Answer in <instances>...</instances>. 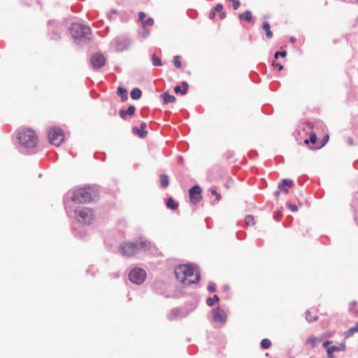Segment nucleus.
<instances>
[{"label":"nucleus","mask_w":358,"mask_h":358,"mask_svg":"<svg viewBox=\"0 0 358 358\" xmlns=\"http://www.w3.org/2000/svg\"><path fill=\"white\" fill-rule=\"evenodd\" d=\"M329 137L328 135L324 136L321 142V144L320 145L317 146V148H320L323 147L327 143V141H329Z\"/></svg>","instance_id":"obj_35"},{"label":"nucleus","mask_w":358,"mask_h":358,"mask_svg":"<svg viewBox=\"0 0 358 358\" xmlns=\"http://www.w3.org/2000/svg\"><path fill=\"white\" fill-rule=\"evenodd\" d=\"M281 191H283L285 194L288 193V189L286 188V187H282V189H280Z\"/></svg>","instance_id":"obj_46"},{"label":"nucleus","mask_w":358,"mask_h":358,"mask_svg":"<svg viewBox=\"0 0 358 358\" xmlns=\"http://www.w3.org/2000/svg\"><path fill=\"white\" fill-rule=\"evenodd\" d=\"M180 59H181V57L179 55L175 56L173 58L174 65L177 68H180L182 66V63H181Z\"/></svg>","instance_id":"obj_31"},{"label":"nucleus","mask_w":358,"mask_h":358,"mask_svg":"<svg viewBox=\"0 0 358 358\" xmlns=\"http://www.w3.org/2000/svg\"><path fill=\"white\" fill-rule=\"evenodd\" d=\"M293 186V182L288 179H283L282 183L279 184L278 188L282 189L284 187H292Z\"/></svg>","instance_id":"obj_24"},{"label":"nucleus","mask_w":358,"mask_h":358,"mask_svg":"<svg viewBox=\"0 0 358 358\" xmlns=\"http://www.w3.org/2000/svg\"><path fill=\"white\" fill-rule=\"evenodd\" d=\"M332 343V341H325L324 343H323V346L327 350V348H329L330 347H329V345Z\"/></svg>","instance_id":"obj_44"},{"label":"nucleus","mask_w":358,"mask_h":358,"mask_svg":"<svg viewBox=\"0 0 358 358\" xmlns=\"http://www.w3.org/2000/svg\"><path fill=\"white\" fill-rule=\"evenodd\" d=\"M147 127V124L145 122H142L140 125V128L134 127L133 132L134 134L138 135L141 138H145L147 136L148 132L145 130Z\"/></svg>","instance_id":"obj_13"},{"label":"nucleus","mask_w":358,"mask_h":358,"mask_svg":"<svg viewBox=\"0 0 358 358\" xmlns=\"http://www.w3.org/2000/svg\"><path fill=\"white\" fill-rule=\"evenodd\" d=\"M162 97L164 100V103L165 104L169 103H174L176 100V97L173 95H171L168 92H164L162 94Z\"/></svg>","instance_id":"obj_15"},{"label":"nucleus","mask_w":358,"mask_h":358,"mask_svg":"<svg viewBox=\"0 0 358 358\" xmlns=\"http://www.w3.org/2000/svg\"><path fill=\"white\" fill-rule=\"evenodd\" d=\"M287 55L286 51H278L275 53V58L277 59L279 56H281L282 57H285Z\"/></svg>","instance_id":"obj_38"},{"label":"nucleus","mask_w":358,"mask_h":358,"mask_svg":"<svg viewBox=\"0 0 358 358\" xmlns=\"http://www.w3.org/2000/svg\"><path fill=\"white\" fill-rule=\"evenodd\" d=\"M306 318L308 322H313L317 319V316H312L310 311L306 313Z\"/></svg>","instance_id":"obj_32"},{"label":"nucleus","mask_w":358,"mask_h":358,"mask_svg":"<svg viewBox=\"0 0 358 358\" xmlns=\"http://www.w3.org/2000/svg\"><path fill=\"white\" fill-rule=\"evenodd\" d=\"M345 349V345H343V348H341V350H344Z\"/></svg>","instance_id":"obj_49"},{"label":"nucleus","mask_w":358,"mask_h":358,"mask_svg":"<svg viewBox=\"0 0 358 358\" xmlns=\"http://www.w3.org/2000/svg\"><path fill=\"white\" fill-rule=\"evenodd\" d=\"M262 28L266 31V37L270 39L273 37V33L271 31V27L268 22H264L262 24Z\"/></svg>","instance_id":"obj_18"},{"label":"nucleus","mask_w":358,"mask_h":358,"mask_svg":"<svg viewBox=\"0 0 358 358\" xmlns=\"http://www.w3.org/2000/svg\"><path fill=\"white\" fill-rule=\"evenodd\" d=\"M75 213L78 216V221L85 224H90L94 219L93 210L90 208H78Z\"/></svg>","instance_id":"obj_6"},{"label":"nucleus","mask_w":358,"mask_h":358,"mask_svg":"<svg viewBox=\"0 0 358 358\" xmlns=\"http://www.w3.org/2000/svg\"><path fill=\"white\" fill-rule=\"evenodd\" d=\"M231 2L233 4V8L234 10H237L240 6V2L238 0H228Z\"/></svg>","instance_id":"obj_37"},{"label":"nucleus","mask_w":358,"mask_h":358,"mask_svg":"<svg viewBox=\"0 0 358 358\" xmlns=\"http://www.w3.org/2000/svg\"><path fill=\"white\" fill-rule=\"evenodd\" d=\"M341 349L337 347V346H331L329 348H327V354H328V357L329 358H334V351H338L340 350Z\"/></svg>","instance_id":"obj_30"},{"label":"nucleus","mask_w":358,"mask_h":358,"mask_svg":"<svg viewBox=\"0 0 358 358\" xmlns=\"http://www.w3.org/2000/svg\"><path fill=\"white\" fill-rule=\"evenodd\" d=\"M145 242L137 241L136 242H125L119 246L120 252L126 257H131L137 254L141 249H146Z\"/></svg>","instance_id":"obj_2"},{"label":"nucleus","mask_w":358,"mask_h":358,"mask_svg":"<svg viewBox=\"0 0 358 358\" xmlns=\"http://www.w3.org/2000/svg\"><path fill=\"white\" fill-rule=\"evenodd\" d=\"M323 340V338H317L310 336L307 340V343L311 345L313 347H316L317 345Z\"/></svg>","instance_id":"obj_17"},{"label":"nucleus","mask_w":358,"mask_h":358,"mask_svg":"<svg viewBox=\"0 0 358 358\" xmlns=\"http://www.w3.org/2000/svg\"><path fill=\"white\" fill-rule=\"evenodd\" d=\"M245 224L246 226H254L255 224V217L252 215H248L245 218Z\"/></svg>","instance_id":"obj_23"},{"label":"nucleus","mask_w":358,"mask_h":358,"mask_svg":"<svg viewBox=\"0 0 358 358\" xmlns=\"http://www.w3.org/2000/svg\"><path fill=\"white\" fill-rule=\"evenodd\" d=\"M213 320L215 322H223L227 319V315H226L224 311L220 308H216V309L213 310Z\"/></svg>","instance_id":"obj_12"},{"label":"nucleus","mask_w":358,"mask_h":358,"mask_svg":"<svg viewBox=\"0 0 358 358\" xmlns=\"http://www.w3.org/2000/svg\"><path fill=\"white\" fill-rule=\"evenodd\" d=\"M288 207L293 212H296L298 210L297 206L294 205V204L289 203V204H288Z\"/></svg>","instance_id":"obj_41"},{"label":"nucleus","mask_w":358,"mask_h":358,"mask_svg":"<svg viewBox=\"0 0 358 358\" xmlns=\"http://www.w3.org/2000/svg\"><path fill=\"white\" fill-rule=\"evenodd\" d=\"M219 301H220V299H219L218 296L214 295L213 297L207 299L206 303L209 306H213V305H215V303L219 302Z\"/></svg>","instance_id":"obj_26"},{"label":"nucleus","mask_w":358,"mask_h":358,"mask_svg":"<svg viewBox=\"0 0 358 358\" xmlns=\"http://www.w3.org/2000/svg\"><path fill=\"white\" fill-rule=\"evenodd\" d=\"M208 290L210 292H215L216 290V288L215 287V285H209L207 287Z\"/></svg>","instance_id":"obj_42"},{"label":"nucleus","mask_w":358,"mask_h":358,"mask_svg":"<svg viewBox=\"0 0 358 358\" xmlns=\"http://www.w3.org/2000/svg\"><path fill=\"white\" fill-rule=\"evenodd\" d=\"M129 279L130 280L136 284H141L144 282L146 273L145 271L140 268H136L131 271L129 273Z\"/></svg>","instance_id":"obj_8"},{"label":"nucleus","mask_w":358,"mask_h":358,"mask_svg":"<svg viewBox=\"0 0 358 358\" xmlns=\"http://www.w3.org/2000/svg\"><path fill=\"white\" fill-rule=\"evenodd\" d=\"M143 24L144 26H152L154 24V20L151 17H149L143 22Z\"/></svg>","instance_id":"obj_34"},{"label":"nucleus","mask_w":358,"mask_h":358,"mask_svg":"<svg viewBox=\"0 0 358 358\" xmlns=\"http://www.w3.org/2000/svg\"><path fill=\"white\" fill-rule=\"evenodd\" d=\"M130 95H131V99H138L141 98V96L142 95V92H141V90H139L138 88H134L131 90Z\"/></svg>","instance_id":"obj_21"},{"label":"nucleus","mask_w":358,"mask_h":358,"mask_svg":"<svg viewBox=\"0 0 358 358\" xmlns=\"http://www.w3.org/2000/svg\"><path fill=\"white\" fill-rule=\"evenodd\" d=\"M357 332H358V324H357L355 327H351L350 329L345 331V337L348 338Z\"/></svg>","instance_id":"obj_25"},{"label":"nucleus","mask_w":358,"mask_h":358,"mask_svg":"<svg viewBox=\"0 0 358 358\" xmlns=\"http://www.w3.org/2000/svg\"><path fill=\"white\" fill-rule=\"evenodd\" d=\"M71 200L76 203H85L94 201L93 190L90 187H82L74 191Z\"/></svg>","instance_id":"obj_4"},{"label":"nucleus","mask_w":358,"mask_h":358,"mask_svg":"<svg viewBox=\"0 0 358 358\" xmlns=\"http://www.w3.org/2000/svg\"><path fill=\"white\" fill-rule=\"evenodd\" d=\"M151 59H152V64L154 66H160L162 65L161 59L159 57L156 56L155 55H153L152 56Z\"/></svg>","instance_id":"obj_28"},{"label":"nucleus","mask_w":358,"mask_h":358,"mask_svg":"<svg viewBox=\"0 0 358 358\" xmlns=\"http://www.w3.org/2000/svg\"><path fill=\"white\" fill-rule=\"evenodd\" d=\"M271 342L269 339L264 338L263 340H262L261 346L263 349H268L271 347Z\"/></svg>","instance_id":"obj_29"},{"label":"nucleus","mask_w":358,"mask_h":358,"mask_svg":"<svg viewBox=\"0 0 358 358\" xmlns=\"http://www.w3.org/2000/svg\"><path fill=\"white\" fill-rule=\"evenodd\" d=\"M19 143L26 148H34L38 143V136L31 129H24L18 133Z\"/></svg>","instance_id":"obj_3"},{"label":"nucleus","mask_w":358,"mask_h":358,"mask_svg":"<svg viewBox=\"0 0 358 358\" xmlns=\"http://www.w3.org/2000/svg\"><path fill=\"white\" fill-rule=\"evenodd\" d=\"M146 14L144 12H140L138 15L139 20L143 23L145 20Z\"/></svg>","instance_id":"obj_40"},{"label":"nucleus","mask_w":358,"mask_h":358,"mask_svg":"<svg viewBox=\"0 0 358 358\" xmlns=\"http://www.w3.org/2000/svg\"><path fill=\"white\" fill-rule=\"evenodd\" d=\"M201 191V187L199 185H194L189 189V199L193 204L196 205L201 201L202 199Z\"/></svg>","instance_id":"obj_9"},{"label":"nucleus","mask_w":358,"mask_h":358,"mask_svg":"<svg viewBox=\"0 0 358 358\" xmlns=\"http://www.w3.org/2000/svg\"><path fill=\"white\" fill-rule=\"evenodd\" d=\"M239 19L245 20L248 22H252V14L250 10H247L243 13H241L238 15Z\"/></svg>","instance_id":"obj_16"},{"label":"nucleus","mask_w":358,"mask_h":358,"mask_svg":"<svg viewBox=\"0 0 358 358\" xmlns=\"http://www.w3.org/2000/svg\"><path fill=\"white\" fill-rule=\"evenodd\" d=\"M177 280L185 285L197 283L200 275L195 267L188 264L180 265L175 268Z\"/></svg>","instance_id":"obj_1"},{"label":"nucleus","mask_w":358,"mask_h":358,"mask_svg":"<svg viewBox=\"0 0 358 358\" xmlns=\"http://www.w3.org/2000/svg\"><path fill=\"white\" fill-rule=\"evenodd\" d=\"M352 304H354L355 306L356 305V302H352Z\"/></svg>","instance_id":"obj_50"},{"label":"nucleus","mask_w":358,"mask_h":358,"mask_svg":"<svg viewBox=\"0 0 358 358\" xmlns=\"http://www.w3.org/2000/svg\"><path fill=\"white\" fill-rule=\"evenodd\" d=\"M116 43H117V46H120V43L119 41H117Z\"/></svg>","instance_id":"obj_47"},{"label":"nucleus","mask_w":358,"mask_h":358,"mask_svg":"<svg viewBox=\"0 0 358 358\" xmlns=\"http://www.w3.org/2000/svg\"><path fill=\"white\" fill-rule=\"evenodd\" d=\"M306 125H307V126L308 127V128H310V129H313V127H314L313 123H312V122H307V123H306Z\"/></svg>","instance_id":"obj_45"},{"label":"nucleus","mask_w":358,"mask_h":358,"mask_svg":"<svg viewBox=\"0 0 358 358\" xmlns=\"http://www.w3.org/2000/svg\"><path fill=\"white\" fill-rule=\"evenodd\" d=\"M182 89L179 85L176 86L174 87V92L176 94H179L180 93L182 95L186 94L187 92L188 88H189V85H188V84L186 82H182Z\"/></svg>","instance_id":"obj_14"},{"label":"nucleus","mask_w":358,"mask_h":358,"mask_svg":"<svg viewBox=\"0 0 358 358\" xmlns=\"http://www.w3.org/2000/svg\"><path fill=\"white\" fill-rule=\"evenodd\" d=\"M90 62L94 68H101L105 65L106 59L101 54H94L91 57Z\"/></svg>","instance_id":"obj_10"},{"label":"nucleus","mask_w":358,"mask_h":358,"mask_svg":"<svg viewBox=\"0 0 358 358\" xmlns=\"http://www.w3.org/2000/svg\"><path fill=\"white\" fill-rule=\"evenodd\" d=\"M126 115L127 114V112H126V110H121L120 111V116L122 118V119H125L126 117Z\"/></svg>","instance_id":"obj_43"},{"label":"nucleus","mask_w":358,"mask_h":358,"mask_svg":"<svg viewBox=\"0 0 358 358\" xmlns=\"http://www.w3.org/2000/svg\"><path fill=\"white\" fill-rule=\"evenodd\" d=\"M166 206L172 210H176L178 208V203L176 202L175 199L172 197H170L166 201Z\"/></svg>","instance_id":"obj_20"},{"label":"nucleus","mask_w":358,"mask_h":358,"mask_svg":"<svg viewBox=\"0 0 358 358\" xmlns=\"http://www.w3.org/2000/svg\"><path fill=\"white\" fill-rule=\"evenodd\" d=\"M160 180H161V185H162V187L166 188L169 186V176L167 175H165V174L161 175Z\"/></svg>","instance_id":"obj_22"},{"label":"nucleus","mask_w":358,"mask_h":358,"mask_svg":"<svg viewBox=\"0 0 358 358\" xmlns=\"http://www.w3.org/2000/svg\"><path fill=\"white\" fill-rule=\"evenodd\" d=\"M135 110H136V108L134 106H130L127 110H126V112H127V114L130 115V116H132L134 113H135Z\"/></svg>","instance_id":"obj_33"},{"label":"nucleus","mask_w":358,"mask_h":358,"mask_svg":"<svg viewBox=\"0 0 358 358\" xmlns=\"http://www.w3.org/2000/svg\"><path fill=\"white\" fill-rule=\"evenodd\" d=\"M48 139L52 145L59 146L64 141V135L60 129L52 128L49 131Z\"/></svg>","instance_id":"obj_7"},{"label":"nucleus","mask_w":358,"mask_h":358,"mask_svg":"<svg viewBox=\"0 0 358 358\" xmlns=\"http://www.w3.org/2000/svg\"><path fill=\"white\" fill-rule=\"evenodd\" d=\"M317 135L315 133H311L310 134V138L309 139H306L304 141V143L308 145L309 144V143H312L313 144H315L316 142H317Z\"/></svg>","instance_id":"obj_27"},{"label":"nucleus","mask_w":358,"mask_h":358,"mask_svg":"<svg viewBox=\"0 0 358 358\" xmlns=\"http://www.w3.org/2000/svg\"><path fill=\"white\" fill-rule=\"evenodd\" d=\"M70 32L74 39L82 40L89 38L91 29L80 23H73L70 27Z\"/></svg>","instance_id":"obj_5"},{"label":"nucleus","mask_w":358,"mask_h":358,"mask_svg":"<svg viewBox=\"0 0 358 358\" xmlns=\"http://www.w3.org/2000/svg\"><path fill=\"white\" fill-rule=\"evenodd\" d=\"M223 6L222 4H217L215 8L210 13L209 17L211 20L215 19L216 16V13H219V17L221 20H223L226 17L227 15L224 12L222 11Z\"/></svg>","instance_id":"obj_11"},{"label":"nucleus","mask_w":358,"mask_h":358,"mask_svg":"<svg viewBox=\"0 0 358 358\" xmlns=\"http://www.w3.org/2000/svg\"><path fill=\"white\" fill-rule=\"evenodd\" d=\"M279 194H280L279 191H277V192H275V194H276L277 196H278V195H279Z\"/></svg>","instance_id":"obj_48"},{"label":"nucleus","mask_w":358,"mask_h":358,"mask_svg":"<svg viewBox=\"0 0 358 358\" xmlns=\"http://www.w3.org/2000/svg\"><path fill=\"white\" fill-rule=\"evenodd\" d=\"M210 192L213 195L215 196L216 201H218L221 199V195L217 192V191L215 189H211Z\"/></svg>","instance_id":"obj_36"},{"label":"nucleus","mask_w":358,"mask_h":358,"mask_svg":"<svg viewBox=\"0 0 358 358\" xmlns=\"http://www.w3.org/2000/svg\"><path fill=\"white\" fill-rule=\"evenodd\" d=\"M357 223H358V217H357Z\"/></svg>","instance_id":"obj_51"},{"label":"nucleus","mask_w":358,"mask_h":358,"mask_svg":"<svg viewBox=\"0 0 358 358\" xmlns=\"http://www.w3.org/2000/svg\"><path fill=\"white\" fill-rule=\"evenodd\" d=\"M117 94L121 97L122 101H125L127 100V91L125 88L120 87L117 89Z\"/></svg>","instance_id":"obj_19"},{"label":"nucleus","mask_w":358,"mask_h":358,"mask_svg":"<svg viewBox=\"0 0 358 358\" xmlns=\"http://www.w3.org/2000/svg\"><path fill=\"white\" fill-rule=\"evenodd\" d=\"M272 66L275 68V69H278V71H281L282 69H283V66L280 64V63H278V62H273L272 63Z\"/></svg>","instance_id":"obj_39"}]
</instances>
